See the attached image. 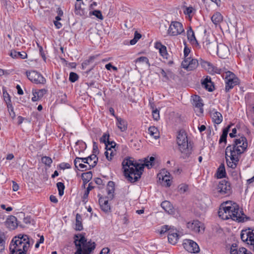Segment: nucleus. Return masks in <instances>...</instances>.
<instances>
[{"mask_svg": "<svg viewBox=\"0 0 254 254\" xmlns=\"http://www.w3.org/2000/svg\"><path fill=\"white\" fill-rule=\"evenodd\" d=\"M115 145V143L114 142H111V146L108 148V145H106L107 150L105 152V155L106 158L109 161L112 160V156H114V152L112 149V148H113Z\"/></svg>", "mask_w": 254, "mask_h": 254, "instance_id": "30", "label": "nucleus"}, {"mask_svg": "<svg viewBox=\"0 0 254 254\" xmlns=\"http://www.w3.org/2000/svg\"><path fill=\"white\" fill-rule=\"evenodd\" d=\"M92 14L95 16L97 18L100 19V20L103 19V16L100 10H95L92 12Z\"/></svg>", "mask_w": 254, "mask_h": 254, "instance_id": "49", "label": "nucleus"}, {"mask_svg": "<svg viewBox=\"0 0 254 254\" xmlns=\"http://www.w3.org/2000/svg\"><path fill=\"white\" fill-rule=\"evenodd\" d=\"M6 226L10 230H14L18 226L17 220L16 217L10 216L5 221Z\"/></svg>", "mask_w": 254, "mask_h": 254, "instance_id": "18", "label": "nucleus"}, {"mask_svg": "<svg viewBox=\"0 0 254 254\" xmlns=\"http://www.w3.org/2000/svg\"><path fill=\"white\" fill-rule=\"evenodd\" d=\"M161 207L169 213L173 212V206L168 201H164L161 203Z\"/></svg>", "mask_w": 254, "mask_h": 254, "instance_id": "33", "label": "nucleus"}, {"mask_svg": "<svg viewBox=\"0 0 254 254\" xmlns=\"http://www.w3.org/2000/svg\"><path fill=\"white\" fill-rule=\"evenodd\" d=\"M78 75L75 72H71L69 73V80L72 82H74L78 79Z\"/></svg>", "mask_w": 254, "mask_h": 254, "instance_id": "47", "label": "nucleus"}, {"mask_svg": "<svg viewBox=\"0 0 254 254\" xmlns=\"http://www.w3.org/2000/svg\"><path fill=\"white\" fill-rule=\"evenodd\" d=\"M160 74L162 76V81L166 82L171 78H174V75L172 71L170 69L164 70L162 68L160 69Z\"/></svg>", "mask_w": 254, "mask_h": 254, "instance_id": "20", "label": "nucleus"}, {"mask_svg": "<svg viewBox=\"0 0 254 254\" xmlns=\"http://www.w3.org/2000/svg\"><path fill=\"white\" fill-rule=\"evenodd\" d=\"M16 87V89H17V93L19 95H23V90H22V89L21 88L20 85H17Z\"/></svg>", "mask_w": 254, "mask_h": 254, "instance_id": "64", "label": "nucleus"}, {"mask_svg": "<svg viewBox=\"0 0 254 254\" xmlns=\"http://www.w3.org/2000/svg\"><path fill=\"white\" fill-rule=\"evenodd\" d=\"M230 252L231 254H252L250 251L244 247L238 248L236 244L232 245Z\"/></svg>", "mask_w": 254, "mask_h": 254, "instance_id": "16", "label": "nucleus"}, {"mask_svg": "<svg viewBox=\"0 0 254 254\" xmlns=\"http://www.w3.org/2000/svg\"><path fill=\"white\" fill-rule=\"evenodd\" d=\"M155 47L159 50V53L163 58L168 59L169 55L167 52L166 47L165 46L162 45L160 42H157L156 43Z\"/></svg>", "mask_w": 254, "mask_h": 254, "instance_id": "25", "label": "nucleus"}, {"mask_svg": "<svg viewBox=\"0 0 254 254\" xmlns=\"http://www.w3.org/2000/svg\"><path fill=\"white\" fill-rule=\"evenodd\" d=\"M148 132L150 136L155 139H157L160 137L159 132L157 128L154 126H152L148 128Z\"/></svg>", "mask_w": 254, "mask_h": 254, "instance_id": "31", "label": "nucleus"}, {"mask_svg": "<svg viewBox=\"0 0 254 254\" xmlns=\"http://www.w3.org/2000/svg\"><path fill=\"white\" fill-rule=\"evenodd\" d=\"M198 65V61L196 59L188 58L185 59L182 62V65L184 68L187 70H193L196 68Z\"/></svg>", "mask_w": 254, "mask_h": 254, "instance_id": "13", "label": "nucleus"}, {"mask_svg": "<svg viewBox=\"0 0 254 254\" xmlns=\"http://www.w3.org/2000/svg\"><path fill=\"white\" fill-rule=\"evenodd\" d=\"M209 46L216 48L217 49V55L222 59H225L229 54V48L225 44L221 43L217 44L215 43H209Z\"/></svg>", "mask_w": 254, "mask_h": 254, "instance_id": "11", "label": "nucleus"}, {"mask_svg": "<svg viewBox=\"0 0 254 254\" xmlns=\"http://www.w3.org/2000/svg\"><path fill=\"white\" fill-rule=\"evenodd\" d=\"M10 55L12 58L21 59H25L27 56L25 52H19L16 51H11Z\"/></svg>", "mask_w": 254, "mask_h": 254, "instance_id": "28", "label": "nucleus"}, {"mask_svg": "<svg viewBox=\"0 0 254 254\" xmlns=\"http://www.w3.org/2000/svg\"><path fill=\"white\" fill-rule=\"evenodd\" d=\"M169 178L170 177L167 174L162 176V183H164V185L166 186V187H170L171 185L170 180Z\"/></svg>", "mask_w": 254, "mask_h": 254, "instance_id": "43", "label": "nucleus"}, {"mask_svg": "<svg viewBox=\"0 0 254 254\" xmlns=\"http://www.w3.org/2000/svg\"><path fill=\"white\" fill-rule=\"evenodd\" d=\"M50 199L51 200V202H54V203H57L58 200V199L57 198V197L53 195H51L50 196Z\"/></svg>", "mask_w": 254, "mask_h": 254, "instance_id": "62", "label": "nucleus"}, {"mask_svg": "<svg viewBox=\"0 0 254 254\" xmlns=\"http://www.w3.org/2000/svg\"><path fill=\"white\" fill-rule=\"evenodd\" d=\"M192 104L195 108H197L200 113H203V104L202 103V100L200 97L197 95H195L193 98Z\"/></svg>", "mask_w": 254, "mask_h": 254, "instance_id": "24", "label": "nucleus"}, {"mask_svg": "<svg viewBox=\"0 0 254 254\" xmlns=\"http://www.w3.org/2000/svg\"><path fill=\"white\" fill-rule=\"evenodd\" d=\"M30 248V240L26 235L15 236L9 245V254H26Z\"/></svg>", "mask_w": 254, "mask_h": 254, "instance_id": "4", "label": "nucleus"}, {"mask_svg": "<svg viewBox=\"0 0 254 254\" xmlns=\"http://www.w3.org/2000/svg\"><path fill=\"white\" fill-rule=\"evenodd\" d=\"M237 133V129L236 128H234L232 129V132L229 133V136L231 138L234 137L236 136V134Z\"/></svg>", "mask_w": 254, "mask_h": 254, "instance_id": "60", "label": "nucleus"}, {"mask_svg": "<svg viewBox=\"0 0 254 254\" xmlns=\"http://www.w3.org/2000/svg\"><path fill=\"white\" fill-rule=\"evenodd\" d=\"M194 9L191 6L189 7H186L185 8V10H184V13L186 15H188L189 16H190L192 11H193Z\"/></svg>", "mask_w": 254, "mask_h": 254, "instance_id": "51", "label": "nucleus"}, {"mask_svg": "<svg viewBox=\"0 0 254 254\" xmlns=\"http://www.w3.org/2000/svg\"><path fill=\"white\" fill-rule=\"evenodd\" d=\"M187 227L194 232L204 231L203 224L198 220H193L192 222L187 223Z\"/></svg>", "mask_w": 254, "mask_h": 254, "instance_id": "15", "label": "nucleus"}, {"mask_svg": "<svg viewBox=\"0 0 254 254\" xmlns=\"http://www.w3.org/2000/svg\"><path fill=\"white\" fill-rule=\"evenodd\" d=\"M188 189V186L186 184H181L179 186V190L181 193H184Z\"/></svg>", "mask_w": 254, "mask_h": 254, "instance_id": "50", "label": "nucleus"}, {"mask_svg": "<svg viewBox=\"0 0 254 254\" xmlns=\"http://www.w3.org/2000/svg\"><path fill=\"white\" fill-rule=\"evenodd\" d=\"M97 57V56H91L90 58L85 61H84L82 64V68L85 69L87 66L89 65L90 64L93 63L94 60Z\"/></svg>", "mask_w": 254, "mask_h": 254, "instance_id": "39", "label": "nucleus"}, {"mask_svg": "<svg viewBox=\"0 0 254 254\" xmlns=\"http://www.w3.org/2000/svg\"><path fill=\"white\" fill-rule=\"evenodd\" d=\"M209 84L210 85H212V83L211 81V78L210 77H208V76H207L204 79V80L202 81V85H204V84Z\"/></svg>", "mask_w": 254, "mask_h": 254, "instance_id": "56", "label": "nucleus"}, {"mask_svg": "<svg viewBox=\"0 0 254 254\" xmlns=\"http://www.w3.org/2000/svg\"><path fill=\"white\" fill-rule=\"evenodd\" d=\"M82 217L81 216L77 213L76 215V223H75V230L77 231H81L83 229L82 224Z\"/></svg>", "mask_w": 254, "mask_h": 254, "instance_id": "32", "label": "nucleus"}, {"mask_svg": "<svg viewBox=\"0 0 254 254\" xmlns=\"http://www.w3.org/2000/svg\"><path fill=\"white\" fill-rule=\"evenodd\" d=\"M218 215L223 220L231 219L238 222L245 221V214L240 210L239 205L232 201H226L221 205Z\"/></svg>", "mask_w": 254, "mask_h": 254, "instance_id": "3", "label": "nucleus"}, {"mask_svg": "<svg viewBox=\"0 0 254 254\" xmlns=\"http://www.w3.org/2000/svg\"><path fill=\"white\" fill-rule=\"evenodd\" d=\"M230 127L228 126L227 127H226V128H225V129H223L222 134H221V135L220 136V138L219 141L220 143H223V142H224L225 144L226 143V142H227V134H228V133L229 132V130Z\"/></svg>", "mask_w": 254, "mask_h": 254, "instance_id": "35", "label": "nucleus"}, {"mask_svg": "<svg viewBox=\"0 0 254 254\" xmlns=\"http://www.w3.org/2000/svg\"><path fill=\"white\" fill-rule=\"evenodd\" d=\"M92 173L91 172H88L87 173H85L82 174V177L83 181H84V178L86 177L87 179H86V181H88L89 179L92 178Z\"/></svg>", "mask_w": 254, "mask_h": 254, "instance_id": "52", "label": "nucleus"}, {"mask_svg": "<svg viewBox=\"0 0 254 254\" xmlns=\"http://www.w3.org/2000/svg\"><path fill=\"white\" fill-rule=\"evenodd\" d=\"M57 187L58 189L59 194L60 196H62L64 194V183L62 182H58L57 184Z\"/></svg>", "mask_w": 254, "mask_h": 254, "instance_id": "42", "label": "nucleus"}, {"mask_svg": "<svg viewBox=\"0 0 254 254\" xmlns=\"http://www.w3.org/2000/svg\"><path fill=\"white\" fill-rule=\"evenodd\" d=\"M223 19V17L219 12H215L211 17L213 23L217 26L219 24Z\"/></svg>", "mask_w": 254, "mask_h": 254, "instance_id": "26", "label": "nucleus"}, {"mask_svg": "<svg viewBox=\"0 0 254 254\" xmlns=\"http://www.w3.org/2000/svg\"><path fill=\"white\" fill-rule=\"evenodd\" d=\"M217 191L221 194H229L231 193L230 183L223 180L220 182L216 186Z\"/></svg>", "mask_w": 254, "mask_h": 254, "instance_id": "14", "label": "nucleus"}, {"mask_svg": "<svg viewBox=\"0 0 254 254\" xmlns=\"http://www.w3.org/2000/svg\"><path fill=\"white\" fill-rule=\"evenodd\" d=\"M185 249L191 253H198L200 250L196 243L190 239H186L183 244Z\"/></svg>", "mask_w": 254, "mask_h": 254, "instance_id": "12", "label": "nucleus"}, {"mask_svg": "<svg viewBox=\"0 0 254 254\" xmlns=\"http://www.w3.org/2000/svg\"><path fill=\"white\" fill-rule=\"evenodd\" d=\"M199 64L202 68L211 74L215 73L221 74L222 72V70L221 68L215 66L210 62L204 61L201 59L199 60Z\"/></svg>", "mask_w": 254, "mask_h": 254, "instance_id": "10", "label": "nucleus"}, {"mask_svg": "<svg viewBox=\"0 0 254 254\" xmlns=\"http://www.w3.org/2000/svg\"><path fill=\"white\" fill-rule=\"evenodd\" d=\"M74 243L77 248L74 254H90L96 247L95 242H86V238L81 234L75 235Z\"/></svg>", "mask_w": 254, "mask_h": 254, "instance_id": "5", "label": "nucleus"}, {"mask_svg": "<svg viewBox=\"0 0 254 254\" xmlns=\"http://www.w3.org/2000/svg\"><path fill=\"white\" fill-rule=\"evenodd\" d=\"M18 185L14 181H12V190L14 191H16L18 190Z\"/></svg>", "mask_w": 254, "mask_h": 254, "instance_id": "58", "label": "nucleus"}, {"mask_svg": "<svg viewBox=\"0 0 254 254\" xmlns=\"http://www.w3.org/2000/svg\"><path fill=\"white\" fill-rule=\"evenodd\" d=\"M247 147V139L244 136L235 139L232 145L226 147L225 155L228 167L235 169L237 167L240 155L246 150Z\"/></svg>", "mask_w": 254, "mask_h": 254, "instance_id": "2", "label": "nucleus"}, {"mask_svg": "<svg viewBox=\"0 0 254 254\" xmlns=\"http://www.w3.org/2000/svg\"><path fill=\"white\" fill-rule=\"evenodd\" d=\"M139 161L140 163L134 162L133 159L129 158L124 159L122 162L125 175L131 183L135 182L140 178L144 166L148 168L152 167L155 158L151 156Z\"/></svg>", "mask_w": 254, "mask_h": 254, "instance_id": "1", "label": "nucleus"}, {"mask_svg": "<svg viewBox=\"0 0 254 254\" xmlns=\"http://www.w3.org/2000/svg\"><path fill=\"white\" fill-rule=\"evenodd\" d=\"M62 169H69L71 168L70 165L68 163H62L60 165Z\"/></svg>", "mask_w": 254, "mask_h": 254, "instance_id": "54", "label": "nucleus"}, {"mask_svg": "<svg viewBox=\"0 0 254 254\" xmlns=\"http://www.w3.org/2000/svg\"><path fill=\"white\" fill-rule=\"evenodd\" d=\"M54 23L57 29H60L62 27V24L58 21H54Z\"/></svg>", "mask_w": 254, "mask_h": 254, "instance_id": "59", "label": "nucleus"}, {"mask_svg": "<svg viewBox=\"0 0 254 254\" xmlns=\"http://www.w3.org/2000/svg\"><path fill=\"white\" fill-rule=\"evenodd\" d=\"M84 5L83 1L76 2L75 4V13L76 14L79 15H83L84 14V8L82 7V5Z\"/></svg>", "mask_w": 254, "mask_h": 254, "instance_id": "29", "label": "nucleus"}, {"mask_svg": "<svg viewBox=\"0 0 254 254\" xmlns=\"http://www.w3.org/2000/svg\"><path fill=\"white\" fill-rule=\"evenodd\" d=\"M5 236L3 232L0 233V253H1L5 248Z\"/></svg>", "mask_w": 254, "mask_h": 254, "instance_id": "38", "label": "nucleus"}, {"mask_svg": "<svg viewBox=\"0 0 254 254\" xmlns=\"http://www.w3.org/2000/svg\"><path fill=\"white\" fill-rule=\"evenodd\" d=\"M26 75L31 81L36 84H45L46 82L45 78L36 71H27Z\"/></svg>", "mask_w": 254, "mask_h": 254, "instance_id": "9", "label": "nucleus"}, {"mask_svg": "<svg viewBox=\"0 0 254 254\" xmlns=\"http://www.w3.org/2000/svg\"><path fill=\"white\" fill-rule=\"evenodd\" d=\"M234 78H238L236 75L232 72L228 71L226 72L225 75V81L228 80H232Z\"/></svg>", "mask_w": 254, "mask_h": 254, "instance_id": "41", "label": "nucleus"}, {"mask_svg": "<svg viewBox=\"0 0 254 254\" xmlns=\"http://www.w3.org/2000/svg\"><path fill=\"white\" fill-rule=\"evenodd\" d=\"M47 90L46 89H42L38 90L37 91L33 92V97L32 101L36 102L41 99L43 96L47 93Z\"/></svg>", "mask_w": 254, "mask_h": 254, "instance_id": "23", "label": "nucleus"}, {"mask_svg": "<svg viewBox=\"0 0 254 254\" xmlns=\"http://www.w3.org/2000/svg\"><path fill=\"white\" fill-rule=\"evenodd\" d=\"M210 114L214 123L219 124L222 122L223 117L220 112L216 111L215 109H212L210 111Z\"/></svg>", "mask_w": 254, "mask_h": 254, "instance_id": "19", "label": "nucleus"}, {"mask_svg": "<svg viewBox=\"0 0 254 254\" xmlns=\"http://www.w3.org/2000/svg\"><path fill=\"white\" fill-rule=\"evenodd\" d=\"M33 221V219L30 216H27L24 218L23 222L26 224H30Z\"/></svg>", "mask_w": 254, "mask_h": 254, "instance_id": "55", "label": "nucleus"}, {"mask_svg": "<svg viewBox=\"0 0 254 254\" xmlns=\"http://www.w3.org/2000/svg\"><path fill=\"white\" fill-rule=\"evenodd\" d=\"M187 35L188 40L192 45L195 47L198 46V43L195 37L194 33L191 27H189L187 31Z\"/></svg>", "mask_w": 254, "mask_h": 254, "instance_id": "17", "label": "nucleus"}, {"mask_svg": "<svg viewBox=\"0 0 254 254\" xmlns=\"http://www.w3.org/2000/svg\"><path fill=\"white\" fill-rule=\"evenodd\" d=\"M41 160L43 163L48 166H50L53 162L52 159L47 156L43 157Z\"/></svg>", "mask_w": 254, "mask_h": 254, "instance_id": "46", "label": "nucleus"}, {"mask_svg": "<svg viewBox=\"0 0 254 254\" xmlns=\"http://www.w3.org/2000/svg\"><path fill=\"white\" fill-rule=\"evenodd\" d=\"M99 202L100 206V208L102 211L107 213L110 211L111 207L109 204L108 200L105 198L100 197L99 199Z\"/></svg>", "mask_w": 254, "mask_h": 254, "instance_id": "21", "label": "nucleus"}, {"mask_svg": "<svg viewBox=\"0 0 254 254\" xmlns=\"http://www.w3.org/2000/svg\"><path fill=\"white\" fill-rule=\"evenodd\" d=\"M217 174L218 178H222L225 177L226 171L224 164H222L220 165L218 168Z\"/></svg>", "mask_w": 254, "mask_h": 254, "instance_id": "36", "label": "nucleus"}, {"mask_svg": "<svg viewBox=\"0 0 254 254\" xmlns=\"http://www.w3.org/2000/svg\"><path fill=\"white\" fill-rule=\"evenodd\" d=\"M110 252V249L108 248H103L100 254H108Z\"/></svg>", "mask_w": 254, "mask_h": 254, "instance_id": "61", "label": "nucleus"}, {"mask_svg": "<svg viewBox=\"0 0 254 254\" xmlns=\"http://www.w3.org/2000/svg\"><path fill=\"white\" fill-rule=\"evenodd\" d=\"M117 126L121 131H125L127 129V121L121 118L116 117Z\"/></svg>", "mask_w": 254, "mask_h": 254, "instance_id": "22", "label": "nucleus"}, {"mask_svg": "<svg viewBox=\"0 0 254 254\" xmlns=\"http://www.w3.org/2000/svg\"><path fill=\"white\" fill-rule=\"evenodd\" d=\"M135 62L136 63H137V62H139V63H141V62H145V63H146L149 66L150 65V64H149V60L148 59V58L146 57H140L138 58H137L136 60H135Z\"/></svg>", "mask_w": 254, "mask_h": 254, "instance_id": "48", "label": "nucleus"}, {"mask_svg": "<svg viewBox=\"0 0 254 254\" xmlns=\"http://www.w3.org/2000/svg\"><path fill=\"white\" fill-rule=\"evenodd\" d=\"M80 162L90 165V162H89V158L76 157L74 160V164L75 168H78L77 164L78 163H80Z\"/></svg>", "mask_w": 254, "mask_h": 254, "instance_id": "37", "label": "nucleus"}, {"mask_svg": "<svg viewBox=\"0 0 254 254\" xmlns=\"http://www.w3.org/2000/svg\"><path fill=\"white\" fill-rule=\"evenodd\" d=\"M152 109V116L154 120L157 121L160 118L159 111L157 109H154L151 106Z\"/></svg>", "mask_w": 254, "mask_h": 254, "instance_id": "45", "label": "nucleus"}, {"mask_svg": "<svg viewBox=\"0 0 254 254\" xmlns=\"http://www.w3.org/2000/svg\"><path fill=\"white\" fill-rule=\"evenodd\" d=\"M109 134H107V133H104L103 135V136L101 137V138L100 139V141L101 142L104 143L106 144V145H107V142L108 143L109 145H111V143H110V142L109 141Z\"/></svg>", "mask_w": 254, "mask_h": 254, "instance_id": "44", "label": "nucleus"}, {"mask_svg": "<svg viewBox=\"0 0 254 254\" xmlns=\"http://www.w3.org/2000/svg\"><path fill=\"white\" fill-rule=\"evenodd\" d=\"M178 231L174 227L168 225H164L162 226L160 231V234H164L165 233H168V239L169 243L172 245H175L178 242L180 235L178 233Z\"/></svg>", "mask_w": 254, "mask_h": 254, "instance_id": "7", "label": "nucleus"}, {"mask_svg": "<svg viewBox=\"0 0 254 254\" xmlns=\"http://www.w3.org/2000/svg\"><path fill=\"white\" fill-rule=\"evenodd\" d=\"M225 82V91L226 92H228L230 89H232L235 86L239 84V80L238 78H234V79L232 80L226 81Z\"/></svg>", "mask_w": 254, "mask_h": 254, "instance_id": "27", "label": "nucleus"}, {"mask_svg": "<svg viewBox=\"0 0 254 254\" xmlns=\"http://www.w3.org/2000/svg\"><path fill=\"white\" fill-rule=\"evenodd\" d=\"M190 52V49L186 46L184 48V56H185V59L188 58L187 57L188 56Z\"/></svg>", "mask_w": 254, "mask_h": 254, "instance_id": "57", "label": "nucleus"}, {"mask_svg": "<svg viewBox=\"0 0 254 254\" xmlns=\"http://www.w3.org/2000/svg\"><path fill=\"white\" fill-rule=\"evenodd\" d=\"M204 87L206 89L208 90L209 91H212V85H210L209 84H204L203 85Z\"/></svg>", "mask_w": 254, "mask_h": 254, "instance_id": "63", "label": "nucleus"}, {"mask_svg": "<svg viewBox=\"0 0 254 254\" xmlns=\"http://www.w3.org/2000/svg\"><path fill=\"white\" fill-rule=\"evenodd\" d=\"M89 158V162H90L89 169L94 168L97 163L98 162V158L97 157L96 155L92 154L90 156H88Z\"/></svg>", "mask_w": 254, "mask_h": 254, "instance_id": "34", "label": "nucleus"}, {"mask_svg": "<svg viewBox=\"0 0 254 254\" xmlns=\"http://www.w3.org/2000/svg\"><path fill=\"white\" fill-rule=\"evenodd\" d=\"M78 168L79 167V168L81 169V171H83L87 170H90L89 168H88L87 166L83 164H82V162H80V163H78Z\"/></svg>", "mask_w": 254, "mask_h": 254, "instance_id": "53", "label": "nucleus"}, {"mask_svg": "<svg viewBox=\"0 0 254 254\" xmlns=\"http://www.w3.org/2000/svg\"><path fill=\"white\" fill-rule=\"evenodd\" d=\"M177 143L181 153L182 157L184 159L188 158L191 153L192 146L190 143H189L187 134L184 131L180 130L178 132Z\"/></svg>", "mask_w": 254, "mask_h": 254, "instance_id": "6", "label": "nucleus"}, {"mask_svg": "<svg viewBox=\"0 0 254 254\" xmlns=\"http://www.w3.org/2000/svg\"><path fill=\"white\" fill-rule=\"evenodd\" d=\"M108 185L110 187L108 189V190H107L108 197L112 199L113 197V196H114L113 193H114V190H115L114 188L113 187L114 182H109Z\"/></svg>", "mask_w": 254, "mask_h": 254, "instance_id": "40", "label": "nucleus"}, {"mask_svg": "<svg viewBox=\"0 0 254 254\" xmlns=\"http://www.w3.org/2000/svg\"><path fill=\"white\" fill-rule=\"evenodd\" d=\"M183 24L178 21H172L167 31L170 36H176L184 33Z\"/></svg>", "mask_w": 254, "mask_h": 254, "instance_id": "8", "label": "nucleus"}]
</instances>
